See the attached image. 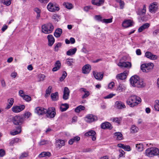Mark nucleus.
<instances>
[{
    "label": "nucleus",
    "instance_id": "nucleus-1",
    "mask_svg": "<svg viewBox=\"0 0 159 159\" xmlns=\"http://www.w3.org/2000/svg\"><path fill=\"white\" fill-rule=\"evenodd\" d=\"M130 81L131 85L134 87L142 88L145 85L143 80L137 75L132 76L130 79Z\"/></svg>",
    "mask_w": 159,
    "mask_h": 159
},
{
    "label": "nucleus",
    "instance_id": "nucleus-2",
    "mask_svg": "<svg viewBox=\"0 0 159 159\" xmlns=\"http://www.w3.org/2000/svg\"><path fill=\"white\" fill-rule=\"evenodd\" d=\"M141 99L135 95H132L127 100L126 103L130 107H134L137 106L141 102Z\"/></svg>",
    "mask_w": 159,
    "mask_h": 159
},
{
    "label": "nucleus",
    "instance_id": "nucleus-3",
    "mask_svg": "<svg viewBox=\"0 0 159 159\" xmlns=\"http://www.w3.org/2000/svg\"><path fill=\"white\" fill-rule=\"evenodd\" d=\"M159 153V149L155 147L148 148L145 151V155L149 157L157 155Z\"/></svg>",
    "mask_w": 159,
    "mask_h": 159
},
{
    "label": "nucleus",
    "instance_id": "nucleus-4",
    "mask_svg": "<svg viewBox=\"0 0 159 159\" xmlns=\"http://www.w3.org/2000/svg\"><path fill=\"white\" fill-rule=\"evenodd\" d=\"M53 28V26L51 23L43 25L42 26V31L45 34L51 33L52 31Z\"/></svg>",
    "mask_w": 159,
    "mask_h": 159
},
{
    "label": "nucleus",
    "instance_id": "nucleus-5",
    "mask_svg": "<svg viewBox=\"0 0 159 159\" xmlns=\"http://www.w3.org/2000/svg\"><path fill=\"white\" fill-rule=\"evenodd\" d=\"M153 66L154 65L153 63H149L142 64L141 66V69L143 72H148L152 70Z\"/></svg>",
    "mask_w": 159,
    "mask_h": 159
},
{
    "label": "nucleus",
    "instance_id": "nucleus-6",
    "mask_svg": "<svg viewBox=\"0 0 159 159\" xmlns=\"http://www.w3.org/2000/svg\"><path fill=\"white\" fill-rule=\"evenodd\" d=\"M48 10L51 12L58 11L60 9L59 5L56 4L49 2L47 6Z\"/></svg>",
    "mask_w": 159,
    "mask_h": 159
},
{
    "label": "nucleus",
    "instance_id": "nucleus-7",
    "mask_svg": "<svg viewBox=\"0 0 159 159\" xmlns=\"http://www.w3.org/2000/svg\"><path fill=\"white\" fill-rule=\"evenodd\" d=\"M125 58V57H123L120 59L119 62L117 64V65L120 68H131V64L130 62L128 61H123Z\"/></svg>",
    "mask_w": 159,
    "mask_h": 159
},
{
    "label": "nucleus",
    "instance_id": "nucleus-8",
    "mask_svg": "<svg viewBox=\"0 0 159 159\" xmlns=\"http://www.w3.org/2000/svg\"><path fill=\"white\" fill-rule=\"evenodd\" d=\"M158 3L156 2H153L150 4L149 6V10L150 12L155 13L158 9Z\"/></svg>",
    "mask_w": 159,
    "mask_h": 159
},
{
    "label": "nucleus",
    "instance_id": "nucleus-9",
    "mask_svg": "<svg viewBox=\"0 0 159 159\" xmlns=\"http://www.w3.org/2000/svg\"><path fill=\"white\" fill-rule=\"evenodd\" d=\"M47 116L50 118L54 117L56 114V109L55 107H49L47 110Z\"/></svg>",
    "mask_w": 159,
    "mask_h": 159
},
{
    "label": "nucleus",
    "instance_id": "nucleus-10",
    "mask_svg": "<svg viewBox=\"0 0 159 159\" xmlns=\"http://www.w3.org/2000/svg\"><path fill=\"white\" fill-rule=\"evenodd\" d=\"M98 119L97 116L92 114H88L84 118V120L87 123H90L93 122Z\"/></svg>",
    "mask_w": 159,
    "mask_h": 159
},
{
    "label": "nucleus",
    "instance_id": "nucleus-11",
    "mask_svg": "<svg viewBox=\"0 0 159 159\" xmlns=\"http://www.w3.org/2000/svg\"><path fill=\"white\" fill-rule=\"evenodd\" d=\"M24 105H22L20 106H14L11 108L12 111L14 113H19L23 110L25 108Z\"/></svg>",
    "mask_w": 159,
    "mask_h": 159
},
{
    "label": "nucleus",
    "instance_id": "nucleus-12",
    "mask_svg": "<svg viewBox=\"0 0 159 159\" xmlns=\"http://www.w3.org/2000/svg\"><path fill=\"white\" fill-rule=\"evenodd\" d=\"M13 123L15 125H19L22 124L23 122V119L22 117L19 116H15L12 119Z\"/></svg>",
    "mask_w": 159,
    "mask_h": 159
},
{
    "label": "nucleus",
    "instance_id": "nucleus-13",
    "mask_svg": "<svg viewBox=\"0 0 159 159\" xmlns=\"http://www.w3.org/2000/svg\"><path fill=\"white\" fill-rule=\"evenodd\" d=\"M34 111L38 115H43L46 113L47 110L43 107H39L35 108Z\"/></svg>",
    "mask_w": 159,
    "mask_h": 159
},
{
    "label": "nucleus",
    "instance_id": "nucleus-14",
    "mask_svg": "<svg viewBox=\"0 0 159 159\" xmlns=\"http://www.w3.org/2000/svg\"><path fill=\"white\" fill-rule=\"evenodd\" d=\"M145 56L147 58L151 60H155L158 58L157 56L149 52H147L145 53Z\"/></svg>",
    "mask_w": 159,
    "mask_h": 159
},
{
    "label": "nucleus",
    "instance_id": "nucleus-15",
    "mask_svg": "<svg viewBox=\"0 0 159 159\" xmlns=\"http://www.w3.org/2000/svg\"><path fill=\"white\" fill-rule=\"evenodd\" d=\"M115 107L118 109H121L125 108V104L121 101H117L115 104Z\"/></svg>",
    "mask_w": 159,
    "mask_h": 159
},
{
    "label": "nucleus",
    "instance_id": "nucleus-16",
    "mask_svg": "<svg viewBox=\"0 0 159 159\" xmlns=\"http://www.w3.org/2000/svg\"><path fill=\"white\" fill-rule=\"evenodd\" d=\"M96 133L95 131L93 130H90L86 133L84 135L85 136L89 137L92 136V139L93 141H95L96 140V137H95V135Z\"/></svg>",
    "mask_w": 159,
    "mask_h": 159
},
{
    "label": "nucleus",
    "instance_id": "nucleus-17",
    "mask_svg": "<svg viewBox=\"0 0 159 159\" xmlns=\"http://www.w3.org/2000/svg\"><path fill=\"white\" fill-rule=\"evenodd\" d=\"M128 75V72L127 71H125L122 73L117 75L116 76V78L117 80H123L125 79Z\"/></svg>",
    "mask_w": 159,
    "mask_h": 159
},
{
    "label": "nucleus",
    "instance_id": "nucleus-18",
    "mask_svg": "<svg viewBox=\"0 0 159 159\" xmlns=\"http://www.w3.org/2000/svg\"><path fill=\"white\" fill-rule=\"evenodd\" d=\"M69 93L70 91L69 89L67 87H65L63 91V99L65 100L67 99L69 96Z\"/></svg>",
    "mask_w": 159,
    "mask_h": 159
},
{
    "label": "nucleus",
    "instance_id": "nucleus-19",
    "mask_svg": "<svg viewBox=\"0 0 159 159\" xmlns=\"http://www.w3.org/2000/svg\"><path fill=\"white\" fill-rule=\"evenodd\" d=\"M48 40V45L49 46H52L55 42V39L52 35L49 34L47 36Z\"/></svg>",
    "mask_w": 159,
    "mask_h": 159
},
{
    "label": "nucleus",
    "instance_id": "nucleus-20",
    "mask_svg": "<svg viewBox=\"0 0 159 159\" xmlns=\"http://www.w3.org/2000/svg\"><path fill=\"white\" fill-rule=\"evenodd\" d=\"M101 127L103 129H111L112 128L111 124L108 122H105L102 123L101 125Z\"/></svg>",
    "mask_w": 159,
    "mask_h": 159
},
{
    "label": "nucleus",
    "instance_id": "nucleus-21",
    "mask_svg": "<svg viewBox=\"0 0 159 159\" xmlns=\"http://www.w3.org/2000/svg\"><path fill=\"white\" fill-rule=\"evenodd\" d=\"M91 70V66L89 64L85 65L82 68V72L84 74L89 73Z\"/></svg>",
    "mask_w": 159,
    "mask_h": 159
},
{
    "label": "nucleus",
    "instance_id": "nucleus-22",
    "mask_svg": "<svg viewBox=\"0 0 159 159\" xmlns=\"http://www.w3.org/2000/svg\"><path fill=\"white\" fill-rule=\"evenodd\" d=\"M126 89L125 85L123 84H120L116 89V91L120 93L125 91Z\"/></svg>",
    "mask_w": 159,
    "mask_h": 159
},
{
    "label": "nucleus",
    "instance_id": "nucleus-23",
    "mask_svg": "<svg viewBox=\"0 0 159 159\" xmlns=\"http://www.w3.org/2000/svg\"><path fill=\"white\" fill-rule=\"evenodd\" d=\"M150 24L146 23L141 26L138 29V32H141L144 30L148 29L150 26Z\"/></svg>",
    "mask_w": 159,
    "mask_h": 159
},
{
    "label": "nucleus",
    "instance_id": "nucleus-24",
    "mask_svg": "<svg viewBox=\"0 0 159 159\" xmlns=\"http://www.w3.org/2000/svg\"><path fill=\"white\" fill-rule=\"evenodd\" d=\"M132 22L131 20H126L122 23V26L125 28L131 26L132 25Z\"/></svg>",
    "mask_w": 159,
    "mask_h": 159
},
{
    "label": "nucleus",
    "instance_id": "nucleus-25",
    "mask_svg": "<svg viewBox=\"0 0 159 159\" xmlns=\"http://www.w3.org/2000/svg\"><path fill=\"white\" fill-rule=\"evenodd\" d=\"M56 145L57 147L60 148L65 145V142L63 140L58 139L56 141Z\"/></svg>",
    "mask_w": 159,
    "mask_h": 159
},
{
    "label": "nucleus",
    "instance_id": "nucleus-26",
    "mask_svg": "<svg viewBox=\"0 0 159 159\" xmlns=\"http://www.w3.org/2000/svg\"><path fill=\"white\" fill-rule=\"evenodd\" d=\"M93 75L95 78L97 80H101L102 79L103 77V75L101 73L96 72L94 71L93 72Z\"/></svg>",
    "mask_w": 159,
    "mask_h": 159
},
{
    "label": "nucleus",
    "instance_id": "nucleus-27",
    "mask_svg": "<svg viewBox=\"0 0 159 159\" xmlns=\"http://www.w3.org/2000/svg\"><path fill=\"white\" fill-rule=\"evenodd\" d=\"M62 30L60 28L57 29L54 32V36L56 38H59L61 35L62 33Z\"/></svg>",
    "mask_w": 159,
    "mask_h": 159
},
{
    "label": "nucleus",
    "instance_id": "nucleus-28",
    "mask_svg": "<svg viewBox=\"0 0 159 159\" xmlns=\"http://www.w3.org/2000/svg\"><path fill=\"white\" fill-rule=\"evenodd\" d=\"M76 48L72 49H70L66 52V55L68 56H72L74 55L77 51Z\"/></svg>",
    "mask_w": 159,
    "mask_h": 159
},
{
    "label": "nucleus",
    "instance_id": "nucleus-29",
    "mask_svg": "<svg viewBox=\"0 0 159 159\" xmlns=\"http://www.w3.org/2000/svg\"><path fill=\"white\" fill-rule=\"evenodd\" d=\"M51 97L53 101H56L59 99L58 93L57 92H56L54 93H52L51 95Z\"/></svg>",
    "mask_w": 159,
    "mask_h": 159
},
{
    "label": "nucleus",
    "instance_id": "nucleus-30",
    "mask_svg": "<svg viewBox=\"0 0 159 159\" xmlns=\"http://www.w3.org/2000/svg\"><path fill=\"white\" fill-rule=\"evenodd\" d=\"M51 155V153L49 152H43L39 154V156L40 157H49Z\"/></svg>",
    "mask_w": 159,
    "mask_h": 159
},
{
    "label": "nucleus",
    "instance_id": "nucleus-31",
    "mask_svg": "<svg viewBox=\"0 0 159 159\" xmlns=\"http://www.w3.org/2000/svg\"><path fill=\"white\" fill-rule=\"evenodd\" d=\"M68 108L69 105L67 104H62L60 107V110L61 111H66Z\"/></svg>",
    "mask_w": 159,
    "mask_h": 159
},
{
    "label": "nucleus",
    "instance_id": "nucleus-32",
    "mask_svg": "<svg viewBox=\"0 0 159 159\" xmlns=\"http://www.w3.org/2000/svg\"><path fill=\"white\" fill-rule=\"evenodd\" d=\"M8 104L6 107L7 109H9L13 105L14 102V99L13 98H11L10 99L8 100Z\"/></svg>",
    "mask_w": 159,
    "mask_h": 159
},
{
    "label": "nucleus",
    "instance_id": "nucleus-33",
    "mask_svg": "<svg viewBox=\"0 0 159 159\" xmlns=\"http://www.w3.org/2000/svg\"><path fill=\"white\" fill-rule=\"evenodd\" d=\"M138 130V128L135 125L131 126L130 129V132L132 133H137Z\"/></svg>",
    "mask_w": 159,
    "mask_h": 159
},
{
    "label": "nucleus",
    "instance_id": "nucleus-34",
    "mask_svg": "<svg viewBox=\"0 0 159 159\" xmlns=\"http://www.w3.org/2000/svg\"><path fill=\"white\" fill-rule=\"evenodd\" d=\"M136 147L137 150L139 152H142L143 150V146L142 143L136 144Z\"/></svg>",
    "mask_w": 159,
    "mask_h": 159
},
{
    "label": "nucleus",
    "instance_id": "nucleus-35",
    "mask_svg": "<svg viewBox=\"0 0 159 159\" xmlns=\"http://www.w3.org/2000/svg\"><path fill=\"white\" fill-rule=\"evenodd\" d=\"M85 109V107H84L80 105L76 107V108L75 109V112L77 113H79L80 111L84 110Z\"/></svg>",
    "mask_w": 159,
    "mask_h": 159
},
{
    "label": "nucleus",
    "instance_id": "nucleus-36",
    "mask_svg": "<svg viewBox=\"0 0 159 159\" xmlns=\"http://www.w3.org/2000/svg\"><path fill=\"white\" fill-rule=\"evenodd\" d=\"M122 120L121 117H115L112 119V121L118 125H120L121 123Z\"/></svg>",
    "mask_w": 159,
    "mask_h": 159
},
{
    "label": "nucleus",
    "instance_id": "nucleus-37",
    "mask_svg": "<svg viewBox=\"0 0 159 159\" xmlns=\"http://www.w3.org/2000/svg\"><path fill=\"white\" fill-rule=\"evenodd\" d=\"M52 87L51 86H49L48 88L46 91V93L45 94V97H47L49 96L51 92V89H52Z\"/></svg>",
    "mask_w": 159,
    "mask_h": 159
},
{
    "label": "nucleus",
    "instance_id": "nucleus-38",
    "mask_svg": "<svg viewBox=\"0 0 159 159\" xmlns=\"http://www.w3.org/2000/svg\"><path fill=\"white\" fill-rule=\"evenodd\" d=\"M21 127L20 126H19L17 128V130L15 131L14 132H11V134L13 135L17 134H18L20 133L21 132Z\"/></svg>",
    "mask_w": 159,
    "mask_h": 159
},
{
    "label": "nucleus",
    "instance_id": "nucleus-39",
    "mask_svg": "<svg viewBox=\"0 0 159 159\" xmlns=\"http://www.w3.org/2000/svg\"><path fill=\"white\" fill-rule=\"evenodd\" d=\"M115 135L117 136L116 139L118 140H121L122 139V135L120 132H116L115 133Z\"/></svg>",
    "mask_w": 159,
    "mask_h": 159
},
{
    "label": "nucleus",
    "instance_id": "nucleus-40",
    "mask_svg": "<svg viewBox=\"0 0 159 159\" xmlns=\"http://www.w3.org/2000/svg\"><path fill=\"white\" fill-rule=\"evenodd\" d=\"M62 45V44L61 43H55L54 45V50L55 51H58L59 50V48H60Z\"/></svg>",
    "mask_w": 159,
    "mask_h": 159
},
{
    "label": "nucleus",
    "instance_id": "nucleus-41",
    "mask_svg": "<svg viewBox=\"0 0 159 159\" xmlns=\"http://www.w3.org/2000/svg\"><path fill=\"white\" fill-rule=\"evenodd\" d=\"M146 7L145 5L143 6V9L140 11H139L138 14L139 15H142L144 14L146 12Z\"/></svg>",
    "mask_w": 159,
    "mask_h": 159
},
{
    "label": "nucleus",
    "instance_id": "nucleus-42",
    "mask_svg": "<svg viewBox=\"0 0 159 159\" xmlns=\"http://www.w3.org/2000/svg\"><path fill=\"white\" fill-rule=\"evenodd\" d=\"M48 141L44 139H42L39 143V146H42L48 143Z\"/></svg>",
    "mask_w": 159,
    "mask_h": 159
},
{
    "label": "nucleus",
    "instance_id": "nucleus-43",
    "mask_svg": "<svg viewBox=\"0 0 159 159\" xmlns=\"http://www.w3.org/2000/svg\"><path fill=\"white\" fill-rule=\"evenodd\" d=\"M63 5L67 9H70L72 8V5L71 4L69 3L64 2Z\"/></svg>",
    "mask_w": 159,
    "mask_h": 159
},
{
    "label": "nucleus",
    "instance_id": "nucleus-44",
    "mask_svg": "<svg viewBox=\"0 0 159 159\" xmlns=\"http://www.w3.org/2000/svg\"><path fill=\"white\" fill-rule=\"evenodd\" d=\"M112 18H111L108 19H103L102 20V22L106 24L111 23L112 21Z\"/></svg>",
    "mask_w": 159,
    "mask_h": 159
},
{
    "label": "nucleus",
    "instance_id": "nucleus-45",
    "mask_svg": "<svg viewBox=\"0 0 159 159\" xmlns=\"http://www.w3.org/2000/svg\"><path fill=\"white\" fill-rule=\"evenodd\" d=\"M67 75V74L66 71H64L62 75L59 78V80L60 81H63L66 78Z\"/></svg>",
    "mask_w": 159,
    "mask_h": 159
},
{
    "label": "nucleus",
    "instance_id": "nucleus-46",
    "mask_svg": "<svg viewBox=\"0 0 159 159\" xmlns=\"http://www.w3.org/2000/svg\"><path fill=\"white\" fill-rule=\"evenodd\" d=\"M74 59L73 58H69L66 59V63L69 66H71L72 65Z\"/></svg>",
    "mask_w": 159,
    "mask_h": 159
},
{
    "label": "nucleus",
    "instance_id": "nucleus-47",
    "mask_svg": "<svg viewBox=\"0 0 159 159\" xmlns=\"http://www.w3.org/2000/svg\"><path fill=\"white\" fill-rule=\"evenodd\" d=\"M154 107L155 110L159 111V101L156 100Z\"/></svg>",
    "mask_w": 159,
    "mask_h": 159
},
{
    "label": "nucleus",
    "instance_id": "nucleus-48",
    "mask_svg": "<svg viewBox=\"0 0 159 159\" xmlns=\"http://www.w3.org/2000/svg\"><path fill=\"white\" fill-rule=\"evenodd\" d=\"M28 156V152H24L22 153L20 157V159H22L24 158L27 157Z\"/></svg>",
    "mask_w": 159,
    "mask_h": 159
},
{
    "label": "nucleus",
    "instance_id": "nucleus-49",
    "mask_svg": "<svg viewBox=\"0 0 159 159\" xmlns=\"http://www.w3.org/2000/svg\"><path fill=\"white\" fill-rule=\"evenodd\" d=\"M19 139L18 138H16L12 139L10 142V144L11 146H12L15 143H17L19 141Z\"/></svg>",
    "mask_w": 159,
    "mask_h": 159
},
{
    "label": "nucleus",
    "instance_id": "nucleus-50",
    "mask_svg": "<svg viewBox=\"0 0 159 159\" xmlns=\"http://www.w3.org/2000/svg\"><path fill=\"white\" fill-rule=\"evenodd\" d=\"M11 0H2V2L3 4L8 6L11 4Z\"/></svg>",
    "mask_w": 159,
    "mask_h": 159
},
{
    "label": "nucleus",
    "instance_id": "nucleus-51",
    "mask_svg": "<svg viewBox=\"0 0 159 159\" xmlns=\"http://www.w3.org/2000/svg\"><path fill=\"white\" fill-rule=\"evenodd\" d=\"M23 98L26 101H30L31 100L30 97L27 95H25L23 97Z\"/></svg>",
    "mask_w": 159,
    "mask_h": 159
},
{
    "label": "nucleus",
    "instance_id": "nucleus-52",
    "mask_svg": "<svg viewBox=\"0 0 159 159\" xmlns=\"http://www.w3.org/2000/svg\"><path fill=\"white\" fill-rule=\"evenodd\" d=\"M84 93V94L82 96V98L83 99H84L87 98L90 95L89 92L87 90H86Z\"/></svg>",
    "mask_w": 159,
    "mask_h": 159
},
{
    "label": "nucleus",
    "instance_id": "nucleus-53",
    "mask_svg": "<svg viewBox=\"0 0 159 159\" xmlns=\"http://www.w3.org/2000/svg\"><path fill=\"white\" fill-rule=\"evenodd\" d=\"M95 19L96 20L102 22V17L100 15H96L95 16Z\"/></svg>",
    "mask_w": 159,
    "mask_h": 159
},
{
    "label": "nucleus",
    "instance_id": "nucleus-54",
    "mask_svg": "<svg viewBox=\"0 0 159 159\" xmlns=\"http://www.w3.org/2000/svg\"><path fill=\"white\" fill-rule=\"evenodd\" d=\"M119 152L120 153L119 155V158L124 157V155L125 154V152L122 150L120 149L119 150Z\"/></svg>",
    "mask_w": 159,
    "mask_h": 159
},
{
    "label": "nucleus",
    "instance_id": "nucleus-55",
    "mask_svg": "<svg viewBox=\"0 0 159 159\" xmlns=\"http://www.w3.org/2000/svg\"><path fill=\"white\" fill-rule=\"evenodd\" d=\"M116 95V94H113V93H110L109 94L107 95L106 96H105L104 97V99H109V98H112L113 96Z\"/></svg>",
    "mask_w": 159,
    "mask_h": 159
},
{
    "label": "nucleus",
    "instance_id": "nucleus-56",
    "mask_svg": "<svg viewBox=\"0 0 159 159\" xmlns=\"http://www.w3.org/2000/svg\"><path fill=\"white\" fill-rule=\"evenodd\" d=\"M123 149L127 151H130L131 150L130 147L129 145H124Z\"/></svg>",
    "mask_w": 159,
    "mask_h": 159
},
{
    "label": "nucleus",
    "instance_id": "nucleus-57",
    "mask_svg": "<svg viewBox=\"0 0 159 159\" xmlns=\"http://www.w3.org/2000/svg\"><path fill=\"white\" fill-rule=\"evenodd\" d=\"M31 115V113L29 112H27L25 113L24 115V116L25 118H28Z\"/></svg>",
    "mask_w": 159,
    "mask_h": 159
},
{
    "label": "nucleus",
    "instance_id": "nucleus-58",
    "mask_svg": "<svg viewBox=\"0 0 159 159\" xmlns=\"http://www.w3.org/2000/svg\"><path fill=\"white\" fill-rule=\"evenodd\" d=\"M5 151L2 149H0V157H2L5 155Z\"/></svg>",
    "mask_w": 159,
    "mask_h": 159
},
{
    "label": "nucleus",
    "instance_id": "nucleus-59",
    "mask_svg": "<svg viewBox=\"0 0 159 159\" xmlns=\"http://www.w3.org/2000/svg\"><path fill=\"white\" fill-rule=\"evenodd\" d=\"M61 66V64L60 61H57L55 64V66L58 67L60 69Z\"/></svg>",
    "mask_w": 159,
    "mask_h": 159
},
{
    "label": "nucleus",
    "instance_id": "nucleus-60",
    "mask_svg": "<svg viewBox=\"0 0 159 159\" xmlns=\"http://www.w3.org/2000/svg\"><path fill=\"white\" fill-rule=\"evenodd\" d=\"M114 83L113 82H111L108 85V87L109 89H111L114 86Z\"/></svg>",
    "mask_w": 159,
    "mask_h": 159
},
{
    "label": "nucleus",
    "instance_id": "nucleus-61",
    "mask_svg": "<svg viewBox=\"0 0 159 159\" xmlns=\"http://www.w3.org/2000/svg\"><path fill=\"white\" fill-rule=\"evenodd\" d=\"M40 81H43L44 80L45 77V75L43 74H41L39 76Z\"/></svg>",
    "mask_w": 159,
    "mask_h": 159
},
{
    "label": "nucleus",
    "instance_id": "nucleus-62",
    "mask_svg": "<svg viewBox=\"0 0 159 159\" xmlns=\"http://www.w3.org/2000/svg\"><path fill=\"white\" fill-rule=\"evenodd\" d=\"M119 4H120V8L121 9H123L124 8V6L125 5L124 2L123 1H122L121 2H120Z\"/></svg>",
    "mask_w": 159,
    "mask_h": 159
},
{
    "label": "nucleus",
    "instance_id": "nucleus-63",
    "mask_svg": "<svg viewBox=\"0 0 159 159\" xmlns=\"http://www.w3.org/2000/svg\"><path fill=\"white\" fill-rule=\"evenodd\" d=\"M91 7L90 6H86L84 7V10L86 11H88L90 9H92Z\"/></svg>",
    "mask_w": 159,
    "mask_h": 159
},
{
    "label": "nucleus",
    "instance_id": "nucleus-64",
    "mask_svg": "<svg viewBox=\"0 0 159 159\" xmlns=\"http://www.w3.org/2000/svg\"><path fill=\"white\" fill-rule=\"evenodd\" d=\"M159 33V29H157L153 31L152 34L153 36H156Z\"/></svg>",
    "mask_w": 159,
    "mask_h": 159
}]
</instances>
